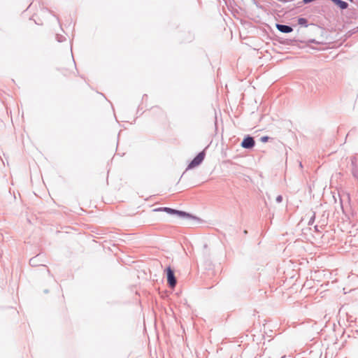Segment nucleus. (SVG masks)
Masks as SVG:
<instances>
[{
    "instance_id": "obj_14",
    "label": "nucleus",
    "mask_w": 358,
    "mask_h": 358,
    "mask_svg": "<svg viewBox=\"0 0 358 358\" xmlns=\"http://www.w3.org/2000/svg\"><path fill=\"white\" fill-rule=\"evenodd\" d=\"M207 247H208V245H207L206 244H205V245H203L204 249H206V248H207Z\"/></svg>"
},
{
    "instance_id": "obj_9",
    "label": "nucleus",
    "mask_w": 358,
    "mask_h": 358,
    "mask_svg": "<svg viewBox=\"0 0 358 358\" xmlns=\"http://www.w3.org/2000/svg\"><path fill=\"white\" fill-rule=\"evenodd\" d=\"M56 38H57V41L58 42H63L64 41L66 40V38L65 36H62V35H59V34H57L56 36Z\"/></svg>"
},
{
    "instance_id": "obj_7",
    "label": "nucleus",
    "mask_w": 358,
    "mask_h": 358,
    "mask_svg": "<svg viewBox=\"0 0 358 358\" xmlns=\"http://www.w3.org/2000/svg\"><path fill=\"white\" fill-rule=\"evenodd\" d=\"M298 24L306 27L308 26L307 19L304 17H299L298 19Z\"/></svg>"
},
{
    "instance_id": "obj_6",
    "label": "nucleus",
    "mask_w": 358,
    "mask_h": 358,
    "mask_svg": "<svg viewBox=\"0 0 358 358\" xmlns=\"http://www.w3.org/2000/svg\"><path fill=\"white\" fill-rule=\"evenodd\" d=\"M275 27L279 31L284 34H289L293 31L292 27L289 25L276 24Z\"/></svg>"
},
{
    "instance_id": "obj_11",
    "label": "nucleus",
    "mask_w": 358,
    "mask_h": 358,
    "mask_svg": "<svg viewBox=\"0 0 358 358\" xmlns=\"http://www.w3.org/2000/svg\"><path fill=\"white\" fill-rule=\"evenodd\" d=\"M269 139V137L267 136H262L261 138H260V141L262 142V143H266Z\"/></svg>"
},
{
    "instance_id": "obj_12",
    "label": "nucleus",
    "mask_w": 358,
    "mask_h": 358,
    "mask_svg": "<svg viewBox=\"0 0 358 358\" xmlns=\"http://www.w3.org/2000/svg\"><path fill=\"white\" fill-rule=\"evenodd\" d=\"M276 202L277 203H280L282 202V196L281 195H278L277 197H276Z\"/></svg>"
},
{
    "instance_id": "obj_13",
    "label": "nucleus",
    "mask_w": 358,
    "mask_h": 358,
    "mask_svg": "<svg viewBox=\"0 0 358 358\" xmlns=\"http://www.w3.org/2000/svg\"><path fill=\"white\" fill-rule=\"evenodd\" d=\"M309 42H310V43H317V44L318 43H317L315 39H310V40L309 41Z\"/></svg>"
},
{
    "instance_id": "obj_1",
    "label": "nucleus",
    "mask_w": 358,
    "mask_h": 358,
    "mask_svg": "<svg viewBox=\"0 0 358 358\" xmlns=\"http://www.w3.org/2000/svg\"><path fill=\"white\" fill-rule=\"evenodd\" d=\"M153 211H155V212L164 211L170 215H176L182 219H190V220L197 219L195 216H194L187 212L168 208V207L157 208L154 209Z\"/></svg>"
},
{
    "instance_id": "obj_2",
    "label": "nucleus",
    "mask_w": 358,
    "mask_h": 358,
    "mask_svg": "<svg viewBox=\"0 0 358 358\" xmlns=\"http://www.w3.org/2000/svg\"><path fill=\"white\" fill-rule=\"evenodd\" d=\"M206 156L205 150H203L197 154V155L189 162L187 169H192L200 165L204 160Z\"/></svg>"
},
{
    "instance_id": "obj_8",
    "label": "nucleus",
    "mask_w": 358,
    "mask_h": 358,
    "mask_svg": "<svg viewBox=\"0 0 358 358\" xmlns=\"http://www.w3.org/2000/svg\"><path fill=\"white\" fill-rule=\"evenodd\" d=\"M36 263H37V256L30 259L29 264L31 266H36L37 265Z\"/></svg>"
},
{
    "instance_id": "obj_16",
    "label": "nucleus",
    "mask_w": 358,
    "mask_h": 358,
    "mask_svg": "<svg viewBox=\"0 0 358 358\" xmlns=\"http://www.w3.org/2000/svg\"><path fill=\"white\" fill-rule=\"evenodd\" d=\"M315 229L316 230H317V225H316V226H315Z\"/></svg>"
},
{
    "instance_id": "obj_15",
    "label": "nucleus",
    "mask_w": 358,
    "mask_h": 358,
    "mask_svg": "<svg viewBox=\"0 0 358 358\" xmlns=\"http://www.w3.org/2000/svg\"><path fill=\"white\" fill-rule=\"evenodd\" d=\"M299 166H300L301 168L303 167V165H302L301 162H300Z\"/></svg>"
},
{
    "instance_id": "obj_3",
    "label": "nucleus",
    "mask_w": 358,
    "mask_h": 358,
    "mask_svg": "<svg viewBox=\"0 0 358 358\" xmlns=\"http://www.w3.org/2000/svg\"><path fill=\"white\" fill-rule=\"evenodd\" d=\"M167 282L170 287H174L176 285L177 280L175 277L174 271L170 267L168 266L166 270Z\"/></svg>"
},
{
    "instance_id": "obj_5",
    "label": "nucleus",
    "mask_w": 358,
    "mask_h": 358,
    "mask_svg": "<svg viewBox=\"0 0 358 358\" xmlns=\"http://www.w3.org/2000/svg\"><path fill=\"white\" fill-rule=\"evenodd\" d=\"M352 173L355 178L358 179V158L356 156L351 157Z\"/></svg>"
},
{
    "instance_id": "obj_10",
    "label": "nucleus",
    "mask_w": 358,
    "mask_h": 358,
    "mask_svg": "<svg viewBox=\"0 0 358 358\" xmlns=\"http://www.w3.org/2000/svg\"><path fill=\"white\" fill-rule=\"evenodd\" d=\"M315 213H313V215L310 217V220H309V222H308V225H311L313 224L314 221H315Z\"/></svg>"
},
{
    "instance_id": "obj_4",
    "label": "nucleus",
    "mask_w": 358,
    "mask_h": 358,
    "mask_svg": "<svg viewBox=\"0 0 358 358\" xmlns=\"http://www.w3.org/2000/svg\"><path fill=\"white\" fill-rule=\"evenodd\" d=\"M241 147L245 149H252L255 145V141L254 138L248 135L246 136L241 142Z\"/></svg>"
}]
</instances>
